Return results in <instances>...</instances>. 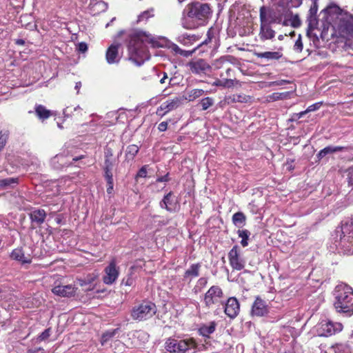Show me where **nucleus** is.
<instances>
[{"instance_id": "ea45409f", "label": "nucleus", "mask_w": 353, "mask_h": 353, "mask_svg": "<svg viewBox=\"0 0 353 353\" xmlns=\"http://www.w3.org/2000/svg\"><path fill=\"white\" fill-rule=\"evenodd\" d=\"M18 183L17 178H6L0 179V188L5 189L11 186L12 184Z\"/></svg>"}, {"instance_id": "a19ab883", "label": "nucleus", "mask_w": 353, "mask_h": 353, "mask_svg": "<svg viewBox=\"0 0 353 353\" xmlns=\"http://www.w3.org/2000/svg\"><path fill=\"white\" fill-rule=\"evenodd\" d=\"M154 16V9L151 8L150 10H145L141 12L139 17L137 21H146L148 19Z\"/></svg>"}, {"instance_id": "1a4fd4ad", "label": "nucleus", "mask_w": 353, "mask_h": 353, "mask_svg": "<svg viewBox=\"0 0 353 353\" xmlns=\"http://www.w3.org/2000/svg\"><path fill=\"white\" fill-rule=\"evenodd\" d=\"M343 330V325L341 323H334L330 321H322L318 327V332L320 336H328L335 334Z\"/></svg>"}, {"instance_id": "bf43d9fd", "label": "nucleus", "mask_w": 353, "mask_h": 353, "mask_svg": "<svg viewBox=\"0 0 353 353\" xmlns=\"http://www.w3.org/2000/svg\"><path fill=\"white\" fill-rule=\"evenodd\" d=\"M208 283V279L205 277L200 278L197 281L198 286H200L201 288H204L206 286Z\"/></svg>"}, {"instance_id": "4d7b16f0", "label": "nucleus", "mask_w": 353, "mask_h": 353, "mask_svg": "<svg viewBox=\"0 0 353 353\" xmlns=\"http://www.w3.org/2000/svg\"><path fill=\"white\" fill-rule=\"evenodd\" d=\"M79 52L84 53L88 50V45L85 42H81L77 46Z\"/></svg>"}, {"instance_id": "a18cd8bd", "label": "nucleus", "mask_w": 353, "mask_h": 353, "mask_svg": "<svg viewBox=\"0 0 353 353\" xmlns=\"http://www.w3.org/2000/svg\"><path fill=\"white\" fill-rule=\"evenodd\" d=\"M291 15L290 19L288 18L289 21H290V25L294 28H298L301 26V20L298 15H292V14L290 13Z\"/></svg>"}, {"instance_id": "cd10ccee", "label": "nucleus", "mask_w": 353, "mask_h": 353, "mask_svg": "<svg viewBox=\"0 0 353 353\" xmlns=\"http://www.w3.org/2000/svg\"><path fill=\"white\" fill-rule=\"evenodd\" d=\"M30 218L32 222L41 225L46 218V212L43 209L35 210L30 214Z\"/></svg>"}, {"instance_id": "e2e57ef3", "label": "nucleus", "mask_w": 353, "mask_h": 353, "mask_svg": "<svg viewBox=\"0 0 353 353\" xmlns=\"http://www.w3.org/2000/svg\"><path fill=\"white\" fill-rule=\"evenodd\" d=\"M137 337L139 338H143L144 339H148V335L146 332H141V331H139V332H137Z\"/></svg>"}, {"instance_id": "a878e982", "label": "nucleus", "mask_w": 353, "mask_h": 353, "mask_svg": "<svg viewBox=\"0 0 353 353\" xmlns=\"http://www.w3.org/2000/svg\"><path fill=\"white\" fill-rule=\"evenodd\" d=\"M200 39L196 34H182L176 38V41L181 44L185 46H190L194 44Z\"/></svg>"}, {"instance_id": "7c9ffc66", "label": "nucleus", "mask_w": 353, "mask_h": 353, "mask_svg": "<svg viewBox=\"0 0 353 353\" xmlns=\"http://www.w3.org/2000/svg\"><path fill=\"white\" fill-rule=\"evenodd\" d=\"M137 270V268L134 266H132L127 276L124 277L121 281V284L125 286H132L134 284L135 279L137 276L135 274L134 271Z\"/></svg>"}, {"instance_id": "f8f14e48", "label": "nucleus", "mask_w": 353, "mask_h": 353, "mask_svg": "<svg viewBox=\"0 0 353 353\" xmlns=\"http://www.w3.org/2000/svg\"><path fill=\"white\" fill-rule=\"evenodd\" d=\"M104 272L105 274L103 276V283L106 285L114 283L119 275V268L117 266L114 259L112 260L104 269Z\"/></svg>"}, {"instance_id": "4be33fe9", "label": "nucleus", "mask_w": 353, "mask_h": 353, "mask_svg": "<svg viewBox=\"0 0 353 353\" xmlns=\"http://www.w3.org/2000/svg\"><path fill=\"white\" fill-rule=\"evenodd\" d=\"M160 206L161 208H165L170 212L175 210L176 207V201L172 192H170L164 196L163 199L160 202Z\"/></svg>"}, {"instance_id": "f704fd0d", "label": "nucleus", "mask_w": 353, "mask_h": 353, "mask_svg": "<svg viewBox=\"0 0 353 353\" xmlns=\"http://www.w3.org/2000/svg\"><path fill=\"white\" fill-rule=\"evenodd\" d=\"M35 113L40 119H46L50 116V111L47 110L42 105H37L35 106Z\"/></svg>"}, {"instance_id": "c03bdc74", "label": "nucleus", "mask_w": 353, "mask_h": 353, "mask_svg": "<svg viewBox=\"0 0 353 353\" xmlns=\"http://www.w3.org/2000/svg\"><path fill=\"white\" fill-rule=\"evenodd\" d=\"M8 132L7 131H1L0 132V152L5 147L7 140L8 139Z\"/></svg>"}, {"instance_id": "e433bc0d", "label": "nucleus", "mask_w": 353, "mask_h": 353, "mask_svg": "<svg viewBox=\"0 0 353 353\" xmlns=\"http://www.w3.org/2000/svg\"><path fill=\"white\" fill-rule=\"evenodd\" d=\"M239 237L241 238V244L243 247L248 245V239L250 236V232L248 230H239L237 231Z\"/></svg>"}, {"instance_id": "5701e85b", "label": "nucleus", "mask_w": 353, "mask_h": 353, "mask_svg": "<svg viewBox=\"0 0 353 353\" xmlns=\"http://www.w3.org/2000/svg\"><path fill=\"white\" fill-rule=\"evenodd\" d=\"M318 11V4L316 1H314L309 10V16H308V30L307 34H309V31L314 30L316 28L317 24L316 20V13Z\"/></svg>"}, {"instance_id": "a211bd4d", "label": "nucleus", "mask_w": 353, "mask_h": 353, "mask_svg": "<svg viewBox=\"0 0 353 353\" xmlns=\"http://www.w3.org/2000/svg\"><path fill=\"white\" fill-rule=\"evenodd\" d=\"M268 312V308L266 302L260 297H256L252 306V315L263 316L267 314Z\"/></svg>"}, {"instance_id": "6e6d98bb", "label": "nucleus", "mask_w": 353, "mask_h": 353, "mask_svg": "<svg viewBox=\"0 0 353 353\" xmlns=\"http://www.w3.org/2000/svg\"><path fill=\"white\" fill-rule=\"evenodd\" d=\"M347 181L349 185H353V167L350 168L347 170Z\"/></svg>"}, {"instance_id": "5fc2aeb1", "label": "nucleus", "mask_w": 353, "mask_h": 353, "mask_svg": "<svg viewBox=\"0 0 353 353\" xmlns=\"http://www.w3.org/2000/svg\"><path fill=\"white\" fill-rule=\"evenodd\" d=\"M321 103L320 102H318V103H315L311 105H310L305 110L306 112L308 113V112H313V111H315V110H317L320 108V107L321 106Z\"/></svg>"}, {"instance_id": "052dcab7", "label": "nucleus", "mask_w": 353, "mask_h": 353, "mask_svg": "<svg viewBox=\"0 0 353 353\" xmlns=\"http://www.w3.org/2000/svg\"><path fill=\"white\" fill-rule=\"evenodd\" d=\"M167 128H168V123L165 121H163V122L160 123L158 125V130L160 132H164L167 130Z\"/></svg>"}, {"instance_id": "13d9d810", "label": "nucleus", "mask_w": 353, "mask_h": 353, "mask_svg": "<svg viewBox=\"0 0 353 353\" xmlns=\"http://www.w3.org/2000/svg\"><path fill=\"white\" fill-rule=\"evenodd\" d=\"M169 48L171 49L172 52H174L176 54H179L181 52V48H180L176 44L172 43Z\"/></svg>"}, {"instance_id": "2f4dec72", "label": "nucleus", "mask_w": 353, "mask_h": 353, "mask_svg": "<svg viewBox=\"0 0 353 353\" xmlns=\"http://www.w3.org/2000/svg\"><path fill=\"white\" fill-rule=\"evenodd\" d=\"M201 265L199 263L192 264L191 266L185 272V278H194L199 275V269Z\"/></svg>"}, {"instance_id": "c85d7f7f", "label": "nucleus", "mask_w": 353, "mask_h": 353, "mask_svg": "<svg viewBox=\"0 0 353 353\" xmlns=\"http://www.w3.org/2000/svg\"><path fill=\"white\" fill-rule=\"evenodd\" d=\"M216 323L214 321H211L208 324L202 325L199 329L200 335L204 337H210V335L214 332L216 330Z\"/></svg>"}, {"instance_id": "49530a36", "label": "nucleus", "mask_w": 353, "mask_h": 353, "mask_svg": "<svg viewBox=\"0 0 353 353\" xmlns=\"http://www.w3.org/2000/svg\"><path fill=\"white\" fill-rule=\"evenodd\" d=\"M127 154L134 157L139 152V148L136 145H130L127 148Z\"/></svg>"}, {"instance_id": "6e6552de", "label": "nucleus", "mask_w": 353, "mask_h": 353, "mask_svg": "<svg viewBox=\"0 0 353 353\" xmlns=\"http://www.w3.org/2000/svg\"><path fill=\"white\" fill-rule=\"evenodd\" d=\"M343 236L340 239V245L348 253H353V217L350 223H346L341 227Z\"/></svg>"}, {"instance_id": "864d4df0", "label": "nucleus", "mask_w": 353, "mask_h": 353, "mask_svg": "<svg viewBox=\"0 0 353 353\" xmlns=\"http://www.w3.org/2000/svg\"><path fill=\"white\" fill-rule=\"evenodd\" d=\"M234 70L232 69L230 67H228L225 69V72H221L220 74V77L221 78H230L232 77H234Z\"/></svg>"}, {"instance_id": "603ef678", "label": "nucleus", "mask_w": 353, "mask_h": 353, "mask_svg": "<svg viewBox=\"0 0 353 353\" xmlns=\"http://www.w3.org/2000/svg\"><path fill=\"white\" fill-rule=\"evenodd\" d=\"M148 165H145L142 166L138 171L136 178H145L147 176V168Z\"/></svg>"}, {"instance_id": "4c0bfd02", "label": "nucleus", "mask_w": 353, "mask_h": 353, "mask_svg": "<svg viewBox=\"0 0 353 353\" xmlns=\"http://www.w3.org/2000/svg\"><path fill=\"white\" fill-rule=\"evenodd\" d=\"M332 347L335 353H351V348L348 343H338Z\"/></svg>"}, {"instance_id": "de8ad7c7", "label": "nucleus", "mask_w": 353, "mask_h": 353, "mask_svg": "<svg viewBox=\"0 0 353 353\" xmlns=\"http://www.w3.org/2000/svg\"><path fill=\"white\" fill-rule=\"evenodd\" d=\"M234 82H237L236 79L231 78H223V88H231L234 86Z\"/></svg>"}, {"instance_id": "79ce46f5", "label": "nucleus", "mask_w": 353, "mask_h": 353, "mask_svg": "<svg viewBox=\"0 0 353 353\" xmlns=\"http://www.w3.org/2000/svg\"><path fill=\"white\" fill-rule=\"evenodd\" d=\"M230 57H221V58L214 61L213 66L216 69H221L224 67L225 65L228 64Z\"/></svg>"}, {"instance_id": "72a5a7b5", "label": "nucleus", "mask_w": 353, "mask_h": 353, "mask_svg": "<svg viewBox=\"0 0 353 353\" xmlns=\"http://www.w3.org/2000/svg\"><path fill=\"white\" fill-rule=\"evenodd\" d=\"M246 217L241 212H236L232 216V222L238 228H242L245 224Z\"/></svg>"}, {"instance_id": "f3484780", "label": "nucleus", "mask_w": 353, "mask_h": 353, "mask_svg": "<svg viewBox=\"0 0 353 353\" xmlns=\"http://www.w3.org/2000/svg\"><path fill=\"white\" fill-rule=\"evenodd\" d=\"M240 304L236 298L230 297L224 304L225 314L230 319H234L239 313Z\"/></svg>"}, {"instance_id": "ddd939ff", "label": "nucleus", "mask_w": 353, "mask_h": 353, "mask_svg": "<svg viewBox=\"0 0 353 353\" xmlns=\"http://www.w3.org/2000/svg\"><path fill=\"white\" fill-rule=\"evenodd\" d=\"M223 292L218 285L212 286L205 294L204 303L208 307L216 303L219 299L222 298Z\"/></svg>"}, {"instance_id": "7ed1b4c3", "label": "nucleus", "mask_w": 353, "mask_h": 353, "mask_svg": "<svg viewBox=\"0 0 353 353\" xmlns=\"http://www.w3.org/2000/svg\"><path fill=\"white\" fill-rule=\"evenodd\" d=\"M334 306L336 312L347 316L353 314V289L345 283L337 285L334 290Z\"/></svg>"}, {"instance_id": "37998d69", "label": "nucleus", "mask_w": 353, "mask_h": 353, "mask_svg": "<svg viewBox=\"0 0 353 353\" xmlns=\"http://www.w3.org/2000/svg\"><path fill=\"white\" fill-rule=\"evenodd\" d=\"M104 177L108 185L107 192L108 194H110L112 192V190H113V174L112 173L104 174Z\"/></svg>"}, {"instance_id": "58836bf2", "label": "nucleus", "mask_w": 353, "mask_h": 353, "mask_svg": "<svg viewBox=\"0 0 353 353\" xmlns=\"http://www.w3.org/2000/svg\"><path fill=\"white\" fill-rule=\"evenodd\" d=\"M214 103V100L212 97H208L202 99L198 103V105L201 107L202 110H206L210 107L212 106Z\"/></svg>"}, {"instance_id": "aec40b11", "label": "nucleus", "mask_w": 353, "mask_h": 353, "mask_svg": "<svg viewBox=\"0 0 353 353\" xmlns=\"http://www.w3.org/2000/svg\"><path fill=\"white\" fill-rule=\"evenodd\" d=\"M119 44H112L107 50L105 59L109 64L117 63L120 60L119 54Z\"/></svg>"}, {"instance_id": "c756f323", "label": "nucleus", "mask_w": 353, "mask_h": 353, "mask_svg": "<svg viewBox=\"0 0 353 353\" xmlns=\"http://www.w3.org/2000/svg\"><path fill=\"white\" fill-rule=\"evenodd\" d=\"M205 91L202 89H192L186 92L185 95L182 97L183 101L186 100L188 101H193L195 99L201 97Z\"/></svg>"}, {"instance_id": "f257e3e1", "label": "nucleus", "mask_w": 353, "mask_h": 353, "mask_svg": "<svg viewBox=\"0 0 353 353\" xmlns=\"http://www.w3.org/2000/svg\"><path fill=\"white\" fill-rule=\"evenodd\" d=\"M128 51L130 59L136 65H141L150 59L146 43L154 47L161 46L157 39L150 34L143 31H134L128 35Z\"/></svg>"}, {"instance_id": "9b49d317", "label": "nucleus", "mask_w": 353, "mask_h": 353, "mask_svg": "<svg viewBox=\"0 0 353 353\" xmlns=\"http://www.w3.org/2000/svg\"><path fill=\"white\" fill-rule=\"evenodd\" d=\"M228 259L231 267L236 270L245 268V260L240 255L238 245H234L228 253Z\"/></svg>"}, {"instance_id": "09e8293b", "label": "nucleus", "mask_w": 353, "mask_h": 353, "mask_svg": "<svg viewBox=\"0 0 353 353\" xmlns=\"http://www.w3.org/2000/svg\"><path fill=\"white\" fill-rule=\"evenodd\" d=\"M303 45L301 40V35L299 34V37L295 41L294 49L299 52H301L303 50Z\"/></svg>"}, {"instance_id": "423d86ee", "label": "nucleus", "mask_w": 353, "mask_h": 353, "mask_svg": "<svg viewBox=\"0 0 353 353\" xmlns=\"http://www.w3.org/2000/svg\"><path fill=\"white\" fill-rule=\"evenodd\" d=\"M117 145L115 143H109L104 148V174L112 173V169L114 165L118 164L119 156L121 154V150L117 152Z\"/></svg>"}, {"instance_id": "69168bd1", "label": "nucleus", "mask_w": 353, "mask_h": 353, "mask_svg": "<svg viewBox=\"0 0 353 353\" xmlns=\"http://www.w3.org/2000/svg\"><path fill=\"white\" fill-rule=\"evenodd\" d=\"M214 85H216V86H221V87H223V79H216L214 83H213Z\"/></svg>"}, {"instance_id": "20e7f679", "label": "nucleus", "mask_w": 353, "mask_h": 353, "mask_svg": "<svg viewBox=\"0 0 353 353\" xmlns=\"http://www.w3.org/2000/svg\"><path fill=\"white\" fill-rule=\"evenodd\" d=\"M261 12L264 14L266 20L271 24H281L283 26L289 25V10L284 6L268 8L263 6L260 8L259 15Z\"/></svg>"}, {"instance_id": "c9c22d12", "label": "nucleus", "mask_w": 353, "mask_h": 353, "mask_svg": "<svg viewBox=\"0 0 353 353\" xmlns=\"http://www.w3.org/2000/svg\"><path fill=\"white\" fill-rule=\"evenodd\" d=\"M120 332L119 328H116L112 330H108L104 332L101 336V343L103 345H105L109 340L115 337Z\"/></svg>"}, {"instance_id": "412c9836", "label": "nucleus", "mask_w": 353, "mask_h": 353, "mask_svg": "<svg viewBox=\"0 0 353 353\" xmlns=\"http://www.w3.org/2000/svg\"><path fill=\"white\" fill-rule=\"evenodd\" d=\"M254 54L259 59H265L267 61L279 60L283 57V48H279L276 51L256 52Z\"/></svg>"}, {"instance_id": "b1692460", "label": "nucleus", "mask_w": 353, "mask_h": 353, "mask_svg": "<svg viewBox=\"0 0 353 353\" xmlns=\"http://www.w3.org/2000/svg\"><path fill=\"white\" fill-rule=\"evenodd\" d=\"M214 38V32L211 29H210L207 32V38L202 41L200 44H199L196 48H194L192 50H181V52H180V55L184 57H188L192 55L194 52H196V50L203 46V45H208L209 43H210L212 40V39Z\"/></svg>"}, {"instance_id": "774afa93", "label": "nucleus", "mask_w": 353, "mask_h": 353, "mask_svg": "<svg viewBox=\"0 0 353 353\" xmlns=\"http://www.w3.org/2000/svg\"><path fill=\"white\" fill-rule=\"evenodd\" d=\"M307 113V112H306V110H304V111L300 112L299 113H296L297 114V118L299 119L301 117H303L305 114H306Z\"/></svg>"}, {"instance_id": "0eeeda50", "label": "nucleus", "mask_w": 353, "mask_h": 353, "mask_svg": "<svg viewBox=\"0 0 353 353\" xmlns=\"http://www.w3.org/2000/svg\"><path fill=\"white\" fill-rule=\"evenodd\" d=\"M196 345L192 338L183 340L168 339L165 342V349L170 353H185L188 350Z\"/></svg>"}, {"instance_id": "bb28decb", "label": "nucleus", "mask_w": 353, "mask_h": 353, "mask_svg": "<svg viewBox=\"0 0 353 353\" xmlns=\"http://www.w3.org/2000/svg\"><path fill=\"white\" fill-rule=\"evenodd\" d=\"M10 257L16 261L21 262V263H30L32 261L30 255L26 256L24 252L21 248H16L12 250Z\"/></svg>"}, {"instance_id": "9d476101", "label": "nucleus", "mask_w": 353, "mask_h": 353, "mask_svg": "<svg viewBox=\"0 0 353 353\" xmlns=\"http://www.w3.org/2000/svg\"><path fill=\"white\" fill-rule=\"evenodd\" d=\"M260 30L259 37L261 41L272 40L276 36V32L272 29L271 23L268 21L264 14L261 12L259 15Z\"/></svg>"}, {"instance_id": "2eb2a0df", "label": "nucleus", "mask_w": 353, "mask_h": 353, "mask_svg": "<svg viewBox=\"0 0 353 353\" xmlns=\"http://www.w3.org/2000/svg\"><path fill=\"white\" fill-rule=\"evenodd\" d=\"M340 34L347 41L353 40V16L350 15L346 19L341 21L339 26Z\"/></svg>"}, {"instance_id": "39448f33", "label": "nucleus", "mask_w": 353, "mask_h": 353, "mask_svg": "<svg viewBox=\"0 0 353 353\" xmlns=\"http://www.w3.org/2000/svg\"><path fill=\"white\" fill-rule=\"evenodd\" d=\"M157 312V307L150 301H143L135 305L132 311L131 316L133 319L144 321L152 318Z\"/></svg>"}, {"instance_id": "f03ea898", "label": "nucleus", "mask_w": 353, "mask_h": 353, "mask_svg": "<svg viewBox=\"0 0 353 353\" xmlns=\"http://www.w3.org/2000/svg\"><path fill=\"white\" fill-rule=\"evenodd\" d=\"M212 13L208 3L196 2L188 4L183 10L182 26L185 29H194L204 25Z\"/></svg>"}, {"instance_id": "680f3d73", "label": "nucleus", "mask_w": 353, "mask_h": 353, "mask_svg": "<svg viewBox=\"0 0 353 353\" xmlns=\"http://www.w3.org/2000/svg\"><path fill=\"white\" fill-rule=\"evenodd\" d=\"M170 181L169 174L158 177L157 179V182H168Z\"/></svg>"}, {"instance_id": "0e129e2a", "label": "nucleus", "mask_w": 353, "mask_h": 353, "mask_svg": "<svg viewBox=\"0 0 353 353\" xmlns=\"http://www.w3.org/2000/svg\"><path fill=\"white\" fill-rule=\"evenodd\" d=\"M290 83L289 81H287V80H281V81H275L274 83L276 85H283L285 83Z\"/></svg>"}, {"instance_id": "473e14b6", "label": "nucleus", "mask_w": 353, "mask_h": 353, "mask_svg": "<svg viewBox=\"0 0 353 353\" xmlns=\"http://www.w3.org/2000/svg\"><path fill=\"white\" fill-rule=\"evenodd\" d=\"M230 99L234 103H248L252 101V97L245 94H234Z\"/></svg>"}, {"instance_id": "3c124183", "label": "nucleus", "mask_w": 353, "mask_h": 353, "mask_svg": "<svg viewBox=\"0 0 353 353\" xmlns=\"http://www.w3.org/2000/svg\"><path fill=\"white\" fill-rule=\"evenodd\" d=\"M51 334V328L46 329L39 336L37 340L39 341H43L48 339Z\"/></svg>"}, {"instance_id": "393cba45", "label": "nucleus", "mask_w": 353, "mask_h": 353, "mask_svg": "<svg viewBox=\"0 0 353 353\" xmlns=\"http://www.w3.org/2000/svg\"><path fill=\"white\" fill-rule=\"evenodd\" d=\"M348 147L345 146H333L329 145L323 149L321 150L319 153L316 154V157L319 161L321 160L323 157H325L327 154H333L337 152H341L343 150H347Z\"/></svg>"}, {"instance_id": "4468645a", "label": "nucleus", "mask_w": 353, "mask_h": 353, "mask_svg": "<svg viewBox=\"0 0 353 353\" xmlns=\"http://www.w3.org/2000/svg\"><path fill=\"white\" fill-rule=\"evenodd\" d=\"M183 99L181 97H175L162 103L157 108V113L159 115H164L165 114L176 109L182 103Z\"/></svg>"}, {"instance_id": "8fccbe9b", "label": "nucleus", "mask_w": 353, "mask_h": 353, "mask_svg": "<svg viewBox=\"0 0 353 353\" xmlns=\"http://www.w3.org/2000/svg\"><path fill=\"white\" fill-rule=\"evenodd\" d=\"M289 94H290V92H283V93H273L270 97L274 101L281 100V99H286L287 97L289 95Z\"/></svg>"}, {"instance_id": "6ab92c4d", "label": "nucleus", "mask_w": 353, "mask_h": 353, "mask_svg": "<svg viewBox=\"0 0 353 353\" xmlns=\"http://www.w3.org/2000/svg\"><path fill=\"white\" fill-rule=\"evenodd\" d=\"M52 292L62 297H70L74 295L76 288L72 285H57L52 288Z\"/></svg>"}, {"instance_id": "338daca9", "label": "nucleus", "mask_w": 353, "mask_h": 353, "mask_svg": "<svg viewBox=\"0 0 353 353\" xmlns=\"http://www.w3.org/2000/svg\"><path fill=\"white\" fill-rule=\"evenodd\" d=\"M39 351H42L43 352L44 350L41 347H39V348H37V349H34V350H29L27 353H37Z\"/></svg>"}, {"instance_id": "dca6fc26", "label": "nucleus", "mask_w": 353, "mask_h": 353, "mask_svg": "<svg viewBox=\"0 0 353 353\" xmlns=\"http://www.w3.org/2000/svg\"><path fill=\"white\" fill-rule=\"evenodd\" d=\"M192 73L195 74H205L210 70V65L203 59L192 60L187 64Z\"/></svg>"}]
</instances>
